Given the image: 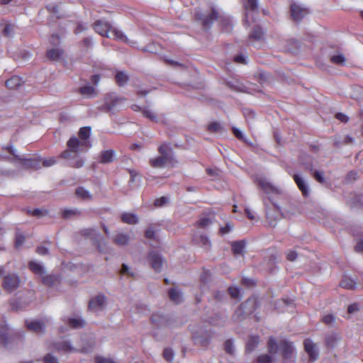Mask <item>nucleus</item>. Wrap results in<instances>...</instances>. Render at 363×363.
Here are the masks:
<instances>
[{
    "instance_id": "f257e3e1",
    "label": "nucleus",
    "mask_w": 363,
    "mask_h": 363,
    "mask_svg": "<svg viewBox=\"0 0 363 363\" xmlns=\"http://www.w3.org/2000/svg\"><path fill=\"white\" fill-rule=\"evenodd\" d=\"M91 146L89 138H70L67 141V149L60 156L68 161L69 167L81 168L84 164V160L79 155L86 152Z\"/></svg>"
},
{
    "instance_id": "f03ea898",
    "label": "nucleus",
    "mask_w": 363,
    "mask_h": 363,
    "mask_svg": "<svg viewBox=\"0 0 363 363\" xmlns=\"http://www.w3.org/2000/svg\"><path fill=\"white\" fill-rule=\"evenodd\" d=\"M160 155L151 158L149 161L150 165L156 169L165 167H175L179 162L174 155L172 143H164L158 147Z\"/></svg>"
},
{
    "instance_id": "7ed1b4c3",
    "label": "nucleus",
    "mask_w": 363,
    "mask_h": 363,
    "mask_svg": "<svg viewBox=\"0 0 363 363\" xmlns=\"http://www.w3.org/2000/svg\"><path fill=\"white\" fill-rule=\"evenodd\" d=\"M269 352L277 354L281 352L284 363H294L295 361V349L292 342L287 340H281L279 343L274 337L268 341Z\"/></svg>"
},
{
    "instance_id": "20e7f679",
    "label": "nucleus",
    "mask_w": 363,
    "mask_h": 363,
    "mask_svg": "<svg viewBox=\"0 0 363 363\" xmlns=\"http://www.w3.org/2000/svg\"><path fill=\"white\" fill-rule=\"evenodd\" d=\"M92 27L94 30L101 36L108 38V32L111 31L116 39L128 44L133 43V42L129 41L128 38L123 33V32L117 29L112 28L111 25L108 21L104 20L96 21L92 25Z\"/></svg>"
},
{
    "instance_id": "39448f33",
    "label": "nucleus",
    "mask_w": 363,
    "mask_h": 363,
    "mask_svg": "<svg viewBox=\"0 0 363 363\" xmlns=\"http://www.w3.org/2000/svg\"><path fill=\"white\" fill-rule=\"evenodd\" d=\"M190 330L191 333L192 340L195 345L202 347L207 346L211 338V333L201 325H191Z\"/></svg>"
},
{
    "instance_id": "423d86ee",
    "label": "nucleus",
    "mask_w": 363,
    "mask_h": 363,
    "mask_svg": "<svg viewBox=\"0 0 363 363\" xmlns=\"http://www.w3.org/2000/svg\"><path fill=\"white\" fill-rule=\"evenodd\" d=\"M255 182L267 195L280 194L281 193V190L278 186L274 185L267 177L263 175H257L255 177Z\"/></svg>"
},
{
    "instance_id": "0eeeda50",
    "label": "nucleus",
    "mask_w": 363,
    "mask_h": 363,
    "mask_svg": "<svg viewBox=\"0 0 363 363\" xmlns=\"http://www.w3.org/2000/svg\"><path fill=\"white\" fill-rule=\"evenodd\" d=\"M195 18L201 22L205 28H209L215 20L220 18L218 11L215 8H211L208 11L201 13L196 11Z\"/></svg>"
},
{
    "instance_id": "6e6552de",
    "label": "nucleus",
    "mask_w": 363,
    "mask_h": 363,
    "mask_svg": "<svg viewBox=\"0 0 363 363\" xmlns=\"http://www.w3.org/2000/svg\"><path fill=\"white\" fill-rule=\"evenodd\" d=\"M21 283V281L18 274L10 273L4 277L2 286L6 291L12 293L19 288Z\"/></svg>"
},
{
    "instance_id": "1a4fd4ad",
    "label": "nucleus",
    "mask_w": 363,
    "mask_h": 363,
    "mask_svg": "<svg viewBox=\"0 0 363 363\" xmlns=\"http://www.w3.org/2000/svg\"><path fill=\"white\" fill-rule=\"evenodd\" d=\"M82 233L86 238H89L97 247L99 251L104 252L106 250V242L104 238L94 229L86 228L82 230Z\"/></svg>"
},
{
    "instance_id": "9d476101",
    "label": "nucleus",
    "mask_w": 363,
    "mask_h": 363,
    "mask_svg": "<svg viewBox=\"0 0 363 363\" xmlns=\"http://www.w3.org/2000/svg\"><path fill=\"white\" fill-rule=\"evenodd\" d=\"M255 300L248 299L245 303L240 305L235 311L233 318L236 320H242L247 314L252 313L255 309Z\"/></svg>"
},
{
    "instance_id": "9b49d317",
    "label": "nucleus",
    "mask_w": 363,
    "mask_h": 363,
    "mask_svg": "<svg viewBox=\"0 0 363 363\" xmlns=\"http://www.w3.org/2000/svg\"><path fill=\"white\" fill-rule=\"evenodd\" d=\"M3 150H4L6 152L10 153L12 155L16 160L23 167L28 168V167H36V162L32 159H27L23 157H21L16 154V150L13 147L12 145L3 147Z\"/></svg>"
},
{
    "instance_id": "f8f14e48",
    "label": "nucleus",
    "mask_w": 363,
    "mask_h": 363,
    "mask_svg": "<svg viewBox=\"0 0 363 363\" xmlns=\"http://www.w3.org/2000/svg\"><path fill=\"white\" fill-rule=\"evenodd\" d=\"M291 15L294 21H300L309 13L308 9L303 7L296 3L290 6Z\"/></svg>"
},
{
    "instance_id": "ddd939ff",
    "label": "nucleus",
    "mask_w": 363,
    "mask_h": 363,
    "mask_svg": "<svg viewBox=\"0 0 363 363\" xmlns=\"http://www.w3.org/2000/svg\"><path fill=\"white\" fill-rule=\"evenodd\" d=\"M106 300L104 295L99 294L90 300L89 308L92 311L96 312L101 311L106 306Z\"/></svg>"
},
{
    "instance_id": "4468645a",
    "label": "nucleus",
    "mask_w": 363,
    "mask_h": 363,
    "mask_svg": "<svg viewBox=\"0 0 363 363\" xmlns=\"http://www.w3.org/2000/svg\"><path fill=\"white\" fill-rule=\"evenodd\" d=\"M95 345L94 338L89 336H83L81 338V345L77 349V352L89 353L92 351Z\"/></svg>"
},
{
    "instance_id": "2eb2a0df",
    "label": "nucleus",
    "mask_w": 363,
    "mask_h": 363,
    "mask_svg": "<svg viewBox=\"0 0 363 363\" xmlns=\"http://www.w3.org/2000/svg\"><path fill=\"white\" fill-rule=\"evenodd\" d=\"M55 348L59 352L72 353L77 352V349L74 347L69 340H61L55 343Z\"/></svg>"
},
{
    "instance_id": "dca6fc26",
    "label": "nucleus",
    "mask_w": 363,
    "mask_h": 363,
    "mask_svg": "<svg viewBox=\"0 0 363 363\" xmlns=\"http://www.w3.org/2000/svg\"><path fill=\"white\" fill-rule=\"evenodd\" d=\"M149 260L151 267L155 272H161L163 264V259L160 255L152 252L149 255Z\"/></svg>"
},
{
    "instance_id": "f3484780",
    "label": "nucleus",
    "mask_w": 363,
    "mask_h": 363,
    "mask_svg": "<svg viewBox=\"0 0 363 363\" xmlns=\"http://www.w3.org/2000/svg\"><path fill=\"white\" fill-rule=\"evenodd\" d=\"M304 348L306 352L310 357L311 361H315L318 357V352L316 345L312 342L311 340L307 339L304 341Z\"/></svg>"
},
{
    "instance_id": "a211bd4d",
    "label": "nucleus",
    "mask_w": 363,
    "mask_h": 363,
    "mask_svg": "<svg viewBox=\"0 0 363 363\" xmlns=\"http://www.w3.org/2000/svg\"><path fill=\"white\" fill-rule=\"evenodd\" d=\"M244 8L245 10V23L246 25L250 26L249 13L250 11H256L258 9L257 0H246L244 3Z\"/></svg>"
},
{
    "instance_id": "6ab92c4d",
    "label": "nucleus",
    "mask_w": 363,
    "mask_h": 363,
    "mask_svg": "<svg viewBox=\"0 0 363 363\" xmlns=\"http://www.w3.org/2000/svg\"><path fill=\"white\" fill-rule=\"evenodd\" d=\"M65 54L64 50L60 47H55L48 49L46 52V57L48 59L52 61H57L63 57Z\"/></svg>"
},
{
    "instance_id": "aec40b11",
    "label": "nucleus",
    "mask_w": 363,
    "mask_h": 363,
    "mask_svg": "<svg viewBox=\"0 0 363 363\" xmlns=\"http://www.w3.org/2000/svg\"><path fill=\"white\" fill-rule=\"evenodd\" d=\"M293 178L297 184L298 189L301 191L303 196H307L309 195L310 189L306 180L299 174H294Z\"/></svg>"
},
{
    "instance_id": "412c9836",
    "label": "nucleus",
    "mask_w": 363,
    "mask_h": 363,
    "mask_svg": "<svg viewBox=\"0 0 363 363\" xmlns=\"http://www.w3.org/2000/svg\"><path fill=\"white\" fill-rule=\"evenodd\" d=\"M26 325L27 328L38 334L43 333L45 331V325L39 320H26Z\"/></svg>"
},
{
    "instance_id": "4be33fe9",
    "label": "nucleus",
    "mask_w": 363,
    "mask_h": 363,
    "mask_svg": "<svg viewBox=\"0 0 363 363\" xmlns=\"http://www.w3.org/2000/svg\"><path fill=\"white\" fill-rule=\"evenodd\" d=\"M273 205H274V211L267 210V212H266V217L269 221V225L270 226H274L276 224V220H278L281 217L279 207L276 204H273Z\"/></svg>"
},
{
    "instance_id": "5701e85b",
    "label": "nucleus",
    "mask_w": 363,
    "mask_h": 363,
    "mask_svg": "<svg viewBox=\"0 0 363 363\" xmlns=\"http://www.w3.org/2000/svg\"><path fill=\"white\" fill-rule=\"evenodd\" d=\"M8 326L4 318L0 320V344L6 346L9 342Z\"/></svg>"
},
{
    "instance_id": "b1692460",
    "label": "nucleus",
    "mask_w": 363,
    "mask_h": 363,
    "mask_svg": "<svg viewBox=\"0 0 363 363\" xmlns=\"http://www.w3.org/2000/svg\"><path fill=\"white\" fill-rule=\"evenodd\" d=\"M125 101V98L118 97L116 96H110L106 99V106L108 111L113 110L118 105L122 104Z\"/></svg>"
},
{
    "instance_id": "393cba45",
    "label": "nucleus",
    "mask_w": 363,
    "mask_h": 363,
    "mask_svg": "<svg viewBox=\"0 0 363 363\" xmlns=\"http://www.w3.org/2000/svg\"><path fill=\"white\" fill-rule=\"evenodd\" d=\"M116 157V152L113 150H107L101 152L99 161L103 164H107L113 162Z\"/></svg>"
},
{
    "instance_id": "a878e982",
    "label": "nucleus",
    "mask_w": 363,
    "mask_h": 363,
    "mask_svg": "<svg viewBox=\"0 0 363 363\" xmlns=\"http://www.w3.org/2000/svg\"><path fill=\"white\" fill-rule=\"evenodd\" d=\"M152 322L158 327L171 326L169 320L165 316L161 315L160 314L152 315Z\"/></svg>"
},
{
    "instance_id": "bb28decb",
    "label": "nucleus",
    "mask_w": 363,
    "mask_h": 363,
    "mask_svg": "<svg viewBox=\"0 0 363 363\" xmlns=\"http://www.w3.org/2000/svg\"><path fill=\"white\" fill-rule=\"evenodd\" d=\"M30 269L36 275L42 277L45 274V269L44 267L39 262L31 261L29 262Z\"/></svg>"
},
{
    "instance_id": "cd10ccee",
    "label": "nucleus",
    "mask_w": 363,
    "mask_h": 363,
    "mask_svg": "<svg viewBox=\"0 0 363 363\" xmlns=\"http://www.w3.org/2000/svg\"><path fill=\"white\" fill-rule=\"evenodd\" d=\"M129 80L128 74L124 71H117L115 74L116 83L120 86H124Z\"/></svg>"
},
{
    "instance_id": "c85d7f7f",
    "label": "nucleus",
    "mask_w": 363,
    "mask_h": 363,
    "mask_svg": "<svg viewBox=\"0 0 363 363\" xmlns=\"http://www.w3.org/2000/svg\"><path fill=\"white\" fill-rule=\"evenodd\" d=\"M130 239L131 237L129 234L119 233L116 235L113 241L116 245L123 246L127 245L130 240Z\"/></svg>"
},
{
    "instance_id": "c756f323",
    "label": "nucleus",
    "mask_w": 363,
    "mask_h": 363,
    "mask_svg": "<svg viewBox=\"0 0 363 363\" xmlns=\"http://www.w3.org/2000/svg\"><path fill=\"white\" fill-rule=\"evenodd\" d=\"M340 285L344 289L352 290L355 289L357 282L354 279L345 276L340 281Z\"/></svg>"
},
{
    "instance_id": "7c9ffc66",
    "label": "nucleus",
    "mask_w": 363,
    "mask_h": 363,
    "mask_svg": "<svg viewBox=\"0 0 363 363\" xmlns=\"http://www.w3.org/2000/svg\"><path fill=\"white\" fill-rule=\"evenodd\" d=\"M76 195L77 197L86 201H90L92 199V194L86 190L85 188L82 186L78 187L75 191Z\"/></svg>"
},
{
    "instance_id": "2f4dec72",
    "label": "nucleus",
    "mask_w": 363,
    "mask_h": 363,
    "mask_svg": "<svg viewBox=\"0 0 363 363\" xmlns=\"http://www.w3.org/2000/svg\"><path fill=\"white\" fill-rule=\"evenodd\" d=\"M231 246L235 255H242L245 247V242L244 240L235 241L232 243Z\"/></svg>"
},
{
    "instance_id": "473e14b6",
    "label": "nucleus",
    "mask_w": 363,
    "mask_h": 363,
    "mask_svg": "<svg viewBox=\"0 0 363 363\" xmlns=\"http://www.w3.org/2000/svg\"><path fill=\"white\" fill-rule=\"evenodd\" d=\"M68 324L71 328L78 329L85 325V321L82 318L74 317L68 319Z\"/></svg>"
},
{
    "instance_id": "72a5a7b5",
    "label": "nucleus",
    "mask_w": 363,
    "mask_h": 363,
    "mask_svg": "<svg viewBox=\"0 0 363 363\" xmlns=\"http://www.w3.org/2000/svg\"><path fill=\"white\" fill-rule=\"evenodd\" d=\"M259 342L258 336H250L246 344V350L248 352H252L258 345Z\"/></svg>"
},
{
    "instance_id": "f704fd0d",
    "label": "nucleus",
    "mask_w": 363,
    "mask_h": 363,
    "mask_svg": "<svg viewBox=\"0 0 363 363\" xmlns=\"http://www.w3.org/2000/svg\"><path fill=\"white\" fill-rule=\"evenodd\" d=\"M121 220L123 223L128 224H135L138 221V217L134 213H123L121 215Z\"/></svg>"
},
{
    "instance_id": "c9c22d12",
    "label": "nucleus",
    "mask_w": 363,
    "mask_h": 363,
    "mask_svg": "<svg viewBox=\"0 0 363 363\" xmlns=\"http://www.w3.org/2000/svg\"><path fill=\"white\" fill-rule=\"evenodd\" d=\"M79 93L86 97H92L96 95L95 89L89 85L79 88Z\"/></svg>"
},
{
    "instance_id": "e433bc0d",
    "label": "nucleus",
    "mask_w": 363,
    "mask_h": 363,
    "mask_svg": "<svg viewBox=\"0 0 363 363\" xmlns=\"http://www.w3.org/2000/svg\"><path fill=\"white\" fill-rule=\"evenodd\" d=\"M325 340L328 347H334L340 340V336L336 333L329 334L327 335Z\"/></svg>"
},
{
    "instance_id": "4c0bfd02",
    "label": "nucleus",
    "mask_w": 363,
    "mask_h": 363,
    "mask_svg": "<svg viewBox=\"0 0 363 363\" xmlns=\"http://www.w3.org/2000/svg\"><path fill=\"white\" fill-rule=\"evenodd\" d=\"M195 242H198L201 247L205 249H208L211 246V242L206 235H199L194 238Z\"/></svg>"
},
{
    "instance_id": "58836bf2",
    "label": "nucleus",
    "mask_w": 363,
    "mask_h": 363,
    "mask_svg": "<svg viewBox=\"0 0 363 363\" xmlns=\"http://www.w3.org/2000/svg\"><path fill=\"white\" fill-rule=\"evenodd\" d=\"M169 296L170 299L176 303H179L182 301V294L181 291L177 289H171L169 291Z\"/></svg>"
},
{
    "instance_id": "ea45409f",
    "label": "nucleus",
    "mask_w": 363,
    "mask_h": 363,
    "mask_svg": "<svg viewBox=\"0 0 363 363\" xmlns=\"http://www.w3.org/2000/svg\"><path fill=\"white\" fill-rule=\"evenodd\" d=\"M42 281L47 286H52L58 281V277L55 275H43L41 277Z\"/></svg>"
},
{
    "instance_id": "a19ab883",
    "label": "nucleus",
    "mask_w": 363,
    "mask_h": 363,
    "mask_svg": "<svg viewBox=\"0 0 363 363\" xmlns=\"http://www.w3.org/2000/svg\"><path fill=\"white\" fill-rule=\"evenodd\" d=\"M264 36V32L259 26H255L251 33L250 34V38L256 40L262 39Z\"/></svg>"
},
{
    "instance_id": "79ce46f5",
    "label": "nucleus",
    "mask_w": 363,
    "mask_h": 363,
    "mask_svg": "<svg viewBox=\"0 0 363 363\" xmlns=\"http://www.w3.org/2000/svg\"><path fill=\"white\" fill-rule=\"evenodd\" d=\"M6 86L9 89L17 88L21 84V79L17 77H13L5 82Z\"/></svg>"
},
{
    "instance_id": "37998d69",
    "label": "nucleus",
    "mask_w": 363,
    "mask_h": 363,
    "mask_svg": "<svg viewBox=\"0 0 363 363\" xmlns=\"http://www.w3.org/2000/svg\"><path fill=\"white\" fill-rule=\"evenodd\" d=\"M79 214L80 212L77 208L65 209L62 211V217L66 219L71 218L73 216H79Z\"/></svg>"
},
{
    "instance_id": "c03bdc74",
    "label": "nucleus",
    "mask_w": 363,
    "mask_h": 363,
    "mask_svg": "<svg viewBox=\"0 0 363 363\" xmlns=\"http://www.w3.org/2000/svg\"><path fill=\"white\" fill-rule=\"evenodd\" d=\"M227 85L233 90H235L237 91H240V92L246 91L245 86L238 82H235V83L228 82Z\"/></svg>"
},
{
    "instance_id": "a18cd8bd",
    "label": "nucleus",
    "mask_w": 363,
    "mask_h": 363,
    "mask_svg": "<svg viewBox=\"0 0 363 363\" xmlns=\"http://www.w3.org/2000/svg\"><path fill=\"white\" fill-rule=\"evenodd\" d=\"M219 18H220V22L222 24V26L224 28L226 32H230L232 29V25H231L230 20L224 16H220Z\"/></svg>"
},
{
    "instance_id": "49530a36",
    "label": "nucleus",
    "mask_w": 363,
    "mask_h": 363,
    "mask_svg": "<svg viewBox=\"0 0 363 363\" xmlns=\"http://www.w3.org/2000/svg\"><path fill=\"white\" fill-rule=\"evenodd\" d=\"M208 129L211 133H221L223 127L217 122H213L208 125Z\"/></svg>"
},
{
    "instance_id": "de8ad7c7",
    "label": "nucleus",
    "mask_w": 363,
    "mask_h": 363,
    "mask_svg": "<svg viewBox=\"0 0 363 363\" xmlns=\"http://www.w3.org/2000/svg\"><path fill=\"white\" fill-rule=\"evenodd\" d=\"M346 60L342 54L333 55L330 57V62L335 65H344Z\"/></svg>"
},
{
    "instance_id": "09e8293b",
    "label": "nucleus",
    "mask_w": 363,
    "mask_h": 363,
    "mask_svg": "<svg viewBox=\"0 0 363 363\" xmlns=\"http://www.w3.org/2000/svg\"><path fill=\"white\" fill-rule=\"evenodd\" d=\"M275 354H262L258 357L257 361L259 363H273L274 358L273 356Z\"/></svg>"
},
{
    "instance_id": "8fccbe9b",
    "label": "nucleus",
    "mask_w": 363,
    "mask_h": 363,
    "mask_svg": "<svg viewBox=\"0 0 363 363\" xmlns=\"http://www.w3.org/2000/svg\"><path fill=\"white\" fill-rule=\"evenodd\" d=\"M120 272L122 275H127L128 277H134L135 274V272L125 264H122Z\"/></svg>"
},
{
    "instance_id": "3c124183",
    "label": "nucleus",
    "mask_w": 363,
    "mask_h": 363,
    "mask_svg": "<svg viewBox=\"0 0 363 363\" xmlns=\"http://www.w3.org/2000/svg\"><path fill=\"white\" fill-rule=\"evenodd\" d=\"M225 350L227 353L230 354H233L235 352V347L233 342L230 340H228L225 342L224 344Z\"/></svg>"
},
{
    "instance_id": "603ef678",
    "label": "nucleus",
    "mask_w": 363,
    "mask_h": 363,
    "mask_svg": "<svg viewBox=\"0 0 363 363\" xmlns=\"http://www.w3.org/2000/svg\"><path fill=\"white\" fill-rule=\"evenodd\" d=\"M143 116L149 118L152 121L157 122V116L150 109L145 108L143 110Z\"/></svg>"
},
{
    "instance_id": "864d4df0",
    "label": "nucleus",
    "mask_w": 363,
    "mask_h": 363,
    "mask_svg": "<svg viewBox=\"0 0 363 363\" xmlns=\"http://www.w3.org/2000/svg\"><path fill=\"white\" fill-rule=\"evenodd\" d=\"M228 291L233 298H240V289L238 287L230 286L228 288Z\"/></svg>"
},
{
    "instance_id": "5fc2aeb1",
    "label": "nucleus",
    "mask_w": 363,
    "mask_h": 363,
    "mask_svg": "<svg viewBox=\"0 0 363 363\" xmlns=\"http://www.w3.org/2000/svg\"><path fill=\"white\" fill-rule=\"evenodd\" d=\"M163 356L164 358L169 362H172L174 359V352L173 351L169 348L164 349L163 352Z\"/></svg>"
},
{
    "instance_id": "6e6d98bb",
    "label": "nucleus",
    "mask_w": 363,
    "mask_h": 363,
    "mask_svg": "<svg viewBox=\"0 0 363 363\" xmlns=\"http://www.w3.org/2000/svg\"><path fill=\"white\" fill-rule=\"evenodd\" d=\"M30 213L36 217H43L48 215V211L46 209L35 208L30 211Z\"/></svg>"
},
{
    "instance_id": "4d7b16f0",
    "label": "nucleus",
    "mask_w": 363,
    "mask_h": 363,
    "mask_svg": "<svg viewBox=\"0 0 363 363\" xmlns=\"http://www.w3.org/2000/svg\"><path fill=\"white\" fill-rule=\"evenodd\" d=\"M212 223H213L212 218H208V217H203V218H201L199 220L198 224L200 227L205 228V227H207L209 225H211Z\"/></svg>"
},
{
    "instance_id": "13d9d810",
    "label": "nucleus",
    "mask_w": 363,
    "mask_h": 363,
    "mask_svg": "<svg viewBox=\"0 0 363 363\" xmlns=\"http://www.w3.org/2000/svg\"><path fill=\"white\" fill-rule=\"evenodd\" d=\"M25 241V237L20 233H17L16 235L15 246L16 248H19L23 244Z\"/></svg>"
},
{
    "instance_id": "bf43d9fd",
    "label": "nucleus",
    "mask_w": 363,
    "mask_h": 363,
    "mask_svg": "<svg viewBox=\"0 0 363 363\" xmlns=\"http://www.w3.org/2000/svg\"><path fill=\"white\" fill-rule=\"evenodd\" d=\"M45 363H60L58 359L52 354H48L43 358Z\"/></svg>"
},
{
    "instance_id": "052dcab7",
    "label": "nucleus",
    "mask_w": 363,
    "mask_h": 363,
    "mask_svg": "<svg viewBox=\"0 0 363 363\" xmlns=\"http://www.w3.org/2000/svg\"><path fill=\"white\" fill-rule=\"evenodd\" d=\"M13 31H14L13 26L10 24H8L4 28L3 34L6 37H11V36H12Z\"/></svg>"
},
{
    "instance_id": "680f3d73",
    "label": "nucleus",
    "mask_w": 363,
    "mask_h": 363,
    "mask_svg": "<svg viewBox=\"0 0 363 363\" xmlns=\"http://www.w3.org/2000/svg\"><path fill=\"white\" fill-rule=\"evenodd\" d=\"M91 128L90 126L82 127L79 129L78 136H89Z\"/></svg>"
},
{
    "instance_id": "e2e57ef3",
    "label": "nucleus",
    "mask_w": 363,
    "mask_h": 363,
    "mask_svg": "<svg viewBox=\"0 0 363 363\" xmlns=\"http://www.w3.org/2000/svg\"><path fill=\"white\" fill-rule=\"evenodd\" d=\"M168 201H169V199L167 197L162 196V197H160V198H159V199L155 200V206L156 207H162L164 204L168 203Z\"/></svg>"
},
{
    "instance_id": "0e129e2a",
    "label": "nucleus",
    "mask_w": 363,
    "mask_h": 363,
    "mask_svg": "<svg viewBox=\"0 0 363 363\" xmlns=\"http://www.w3.org/2000/svg\"><path fill=\"white\" fill-rule=\"evenodd\" d=\"M43 164L44 167H49L56 164L57 161L54 157L43 160Z\"/></svg>"
},
{
    "instance_id": "69168bd1",
    "label": "nucleus",
    "mask_w": 363,
    "mask_h": 363,
    "mask_svg": "<svg viewBox=\"0 0 363 363\" xmlns=\"http://www.w3.org/2000/svg\"><path fill=\"white\" fill-rule=\"evenodd\" d=\"M335 118L342 123H346L349 121V117L342 113H337L335 116Z\"/></svg>"
},
{
    "instance_id": "338daca9",
    "label": "nucleus",
    "mask_w": 363,
    "mask_h": 363,
    "mask_svg": "<svg viewBox=\"0 0 363 363\" xmlns=\"http://www.w3.org/2000/svg\"><path fill=\"white\" fill-rule=\"evenodd\" d=\"M47 9L48 10L49 12L50 13H52L54 14H59V7L57 4H49L46 6Z\"/></svg>"
},
{
    "instance_id": "774afa93",
    "label": "nucleus",
    "mask_w": 363,
    "mask_h": 363,
    "mask_svg": "<svg viewBox=\"0 0 363 363\" xmlns=\"http://www.w3.org/2000/svg\"><path fill=\"white\" fill-rule=\"evenodd\" d=\"M334 320H335L334 316L330 314L326 315L323 318V321L327 325L331 324L332 323L334 322Z\"/></svg>"
}]
</instances>
